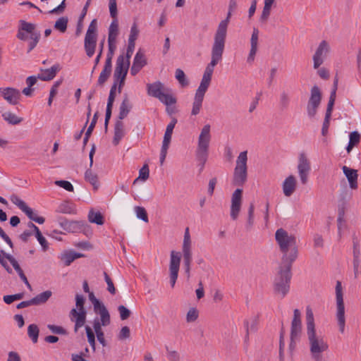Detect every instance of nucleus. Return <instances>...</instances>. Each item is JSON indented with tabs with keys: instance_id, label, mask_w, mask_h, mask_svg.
Here are the masks:
<instances>
[{
	"instance_id": "1",
	"label": "nucleus",
	"mask_w": 361,
	"mask_h": 361,
	"mask_svg": "<svg viewBox=\"0 0 361 361\" xmlns=\"http://www.w3.org/2000/svg\"><path fill=\"white\" fill-rule=\"evenodd\" d=\"M275 238L283 253L281 264L292 266L298 257V252L295 236L289 234L283 228H279L276 231Z\"/></svg>"
},
{
	"instance_id": "2",
	"label": "nucleus",
	"mask_w": 361,
	"mask_h": 361,
	"mask_svg": "<svg viewBox=\"0 0 361 361\" xmlns=\"http://www.w3.org/2000/svg\"><path fill=\"white\" fill-rule=\"evenodd\" d=\"M307 336L312 357L319 360L321 354L327 350L329 345L324 338L316 332L314 314L309 307L306 309Z\"/></svg>"
},
{
	"instance_id": "3",
	"label": "nucleus",
	"mask_w": 361,
	"mask_h": 361,
	"mask_svg": "<svg viewBox=\"0 0 361 361\" xmlns=\"http://www.w3.org/2000/svg\"><path fill=\"white\" fill-rule=\"evenodd\" d=\"M233 12V11L228 10L226 19L221 20L218 25L212 45V60L208 64L207 68L214 67L217 65L218 62L221 60L225 47L228 25Z\"/></svg>"
},
{
	"instance_id": "4",
	"label": "nucleus",
	"mask_w": 361,
	"mask_h": 361,
	"mask_svg": "<svg viewBox=\"0 0 361 361\" xmlns=\"http://www.w3.org/2000/svg\"><path fill=\"white\" fill-rule=\"evenodd\" d=\"M147 92L149 96L158 99L167 106L176 103V99L173 95L171 90L166 87L160 81L147 84Z\"/></svg>"
},
{
	"instance_id": "5",
	"label": "nucleus",
	"mask_w": 361,
	"mask_h": 361,
	"mask_svg": "<svg viewBox=\"0 0 361 361\" xmlns=\"http://www.w3.org/2000/svg\"><path fill=\"white\" fill-rule=\"evenodd\" d=\"M212 75L213 69L205 70L202 75L200 84L195 94L191 115L196 116L200 112L205 93L207 91L212 81Z\"/></svg>"
},
{
	"instance_id": "6",
	"label": "nucleus",
	"mask_w": 361,
	"mask_h": 361,
	"mask_svg": "<svg viewBox=\"0 0 361 361\" xmlns=\"http://www.w3.org/2000/svg\"><path fill=\"white\" fill-rule=\"evenodd\" d=\"M211 137L210 126L209 124L204 125L199 135L197 147L195 151L196 158L201 164V169H203L208 158Z\"/></svg>"
},
{
	"instance_id": "7",
	"label": "nucleus",
	"mask_w": 361,
	"mask_h": 361,
	"mask_svg": "<svg viewBox=\"0 0 361 361\" xmlns=\"http://www.w3.org/2000/svg\"><path fill=\"white\" fill-rule=\"evenodd\" d=\"M291 267L280 264L278 274L274 280V291L281 298H284L289 291Z\"/></svg>"
},
{
	"instance_id": "8",
	"label": "nucleus",
	"mask_w": 361,
	"mask_h": 361,
	"mask_svg": "<svg viewBox=\"0 0 361 361\" xmlns=\"http://www.w3.org/2000/svg\"><path fill=\"white\" fill-rule=\"evenodd\" d=\"M247 152H241L237 157L232 183L235 186H243L247 180Z\"/></svg>"
},
{
	"instance_id": "9",
	"label": "nucleus",
	"mask_w": 361,
	"mask_h": 361,
	"mask_svg": "<svg viewBox=\"0 0 361 361\" xmlns=\"http://www.w3.org/2000/svg\"><path fill=\"white\" fill-rule=\"evenodd\" d=\"M97 39V20L93 19L90 23L84 40L86 54L92 57L95 51Z\"/></svg>"
},
{
	"instance_id": "10",
	"label": "nucleus",
	"mask_w": 361,
	"mask_h": 361,
	"mask_svg": "<svg viewBox=\"0 0 361 361\" xmlns=\"http://www.w3.org/2000/svg\"><path fill=\"white\" fill-rule=\"evenodd\" d=\"M336 319L341 333L344 332L345 325V306L343 302L342 286L340 281H337L336 286Z\"/></svg>"
},
{
	"instance_id": "11",
	"label": "nucleus",
	"mask_w": 361,
	"mask_h": 361,
	"mask_svg": "<svg viewBox=\"0 0 361 361\" xmlns=\"http://www.w3.org/2000/svg\"><path fill=\"white\" fill-rule=\"evenodd\" d=\"M181 255L179 252L172 250L170 254L169 278L171 288H173L178 276Z\"/></svg>"
},
{
	"instance_id": "12",
	"label": "nucleus",
	"mask_w": 361,
	"mask_h": 361,
	"mask_svg": "<svg viewBox=\"0 0 361 361\" xmlns=\"http://www.w3.org/2000/svg\"><path fill=\"white\" fill-rule=\"evenodd\" d=\"M298 171L299 177L302 185L308 182V176L311 170L310 161L305 153L301 152L298 157Z\"/></svg>"
},
{
	"instance_id": "13",
	"label": "nucleus",
	"mask_w": 361,
	"mask_h": 361,
	"mask_svg": "<svg viewBox=\"0 0 361 361\" xmlns=\"http://www.w3.org/2000/svg\"><path fill=\"white\" fill-rule=\"evenodd\" d=\"M10 199H11V201L12 202V203L14 204L15 205H16L24 213H25V214L27 216V217L30 219H31L39 224H42L44 222L45 219L44 217L37 216L33 212L32 209L31 208H30L26 204V203L23 200L20 199L17 195H12L11 196Z\"/></svg>"
},
{
	"instance_id": "14",
	"label": "nucleus",
	"mask_w": 361,
	"mask_h": 361,
	"mask_svg": "<svg viewBox=\"0 0 361 361\" xmlns=\"http://www.w3.org/2000/svg\"><path fill=\"white\" fill-rule=\"evenodd\" d=\"M322 99V94L317 86H314L311 89V95L307 103V114L310 118L314 117L317 111Z\"/></svg>"
},
{
	"instance_id": "15",
	"label": "nucleus",
	"mask_w": 361,
	"mask_h": 361,
	"mask_svg": "<svg viewBox=\"0 0 361 361\" xmlns=\"http://www.w3.org/2000/svg\"><path fill=\"white\" fill-rule=\"evenodd\" d=\"M330 51V45L326 40H322L313 56L314 68H319L324 62V58Z\"/></svg>"
},
{
	"instance_id": "16",
	"label": "nucleus",
	"mask_w": 361,
	"mask_h": 361,
	"mask_svg": "<svg viewBox=\"0 0 361 361\" xmlns=\"http://www.w3.org/2000/svg\"><path fill=\"white\" fill-rule=\"evenodd\" d=\"M242 194L243 190L240 188H237L232 194L230 215L233 220H236L238 219L242 205Z\"/></svg>"
},
{
	"instance_id": "17",
	"label": "nucleus",
	"mask_w": 361,
	"mask_h": 361,
	"mask_svg": "<svg viewBox=\"0 0 361 361\" xmlns=\"http://www.w3.org/2000/svg\"><path fill=\"white\" fill-rule=\"evenodd\" d=\"M0 97L10 104L16 105L21 98V94L18 90L13 87H1Z\"/></svg>"
},
{
	"instance_id": "18",
	"label": "nucleus",
	"mask_w": 361,
	"mask_h": 361,
	"mask_svg": "<svg viewBox=\"0 0 361 361\" xmlns=\"http://www.w3.org/2000/svg\"><path fill=\"white\" fill-rule=\"evenodd\" d=\"M20 23L22 25V29L25 30L27 33L30 34L31 41L29 43V48L27 51L28 52H30L37 44L40 37V34L35 31V25L34 24L27 23L25 20H20Z\"/></svg>"
},
{
	"instance_id": "19",
	"label": "nucleus",
	"mask_w": 361,
	"mask_h": 361,
	"mask_svg": "<svg viewBox=\"0 0 361 361\" xmlns=\"http://www.w3.org/2000/svg\"><path fill=\"white\" fill-rule=\"evenodd\" d=\"M302 333L301 313L299 310L293 311V318L291 322L290 338L298 339Z\"/></svg>"
},
{
	"instance_id": "20",
	"label": "nucleus",
	"mask_w": 361,
	"mask_h": 361,
	"mask_svg": "<svg viewBox=\"0 0 361 361\" xmlns=\"http://www.w3.org/2000/svg\"><path fill=\"white\" fill-rule=\"evenodd\" d=\"M96 314H98L100 316V320L96 318L93 322V328L95 334H97L103 332L102 326H108L111 322V319L108 310H102V312H96Z\"/></svg>"
},
{
	"instance_id": "21",
	"label": "nucleus",
	"mask_w": 361,
	"mask_h": 361,
	"mask_svg": "<svg viewBox=\"0 0 361 361\" xmlns=\"http://www.w3.org/2000/svg\"><path fill=\"white\" fill-rule=\"evenodd\" d=\"M86 310H77L73 308L71 310L70 316L71 321L75 322L74 331L78 332V329L85 325L86 321Z\"/></svg>"
},
{
	"instance_id": "22",
	"label": "nucleus",
	"mask_w": 361,
	"mask_h": 361,
	"mask_svg": "<svg viewBox=\"0 0 361 361\" xmlns=\"http://www.w3.org/2000/svg\"><path fill=\"white\" fill-rule=\"evenodd\" d=\"M118 35V20H113L109 27L108 47L112 49L116 48V38Z\"/></svg>"
},
{
	"instance_id": "23",
	"label": "nucleus",
	"mask_w": 361,
	"mask_h": 361,
	"mask_svg": "<svg viewBox=\"0 0 361 361\" xmlns=\"http://www.w3.org/2000/svg\"><path fill=\"white\" fill-rule=\"evenodd\" d=\"M342 169H343V173L345 174V176H346V178L349 182L350 188L353 189V190L357 189V186H358L357 185V177H358L357 171L355 169H350L346 166H343Z\"/></svg>"
},
{
	"instance_id": "24",
	"label": "nucleus",
	"mask_w": 361,
	"mask_h": 361,
	"mask_svg": "<svg viewBox=\"0 0 361 361\" xmlns=\"http://www.w3.org/2000/svg\"><path fill=\"white\" fill-rule=\"evenodd\" d=\"M125 126L122 121L117 120L114 126V135L112 140L114 145L119 144L121 139L125 136Z\"/></svg>"
},
{
	"instance_id": "25",
	"label": "nucleus",
	"mask_w": 361,
	"mask_h": 361,
	"mask_svg": "<svg viewBox=\"0 0 361 361\" xmlns=\"http://www.w3.org/2000/svg\"><path fill=\"white\" fill-rule=\"evenodd\" d=\"M296 179L294 176L290 175L283 183V192L285 196L290 197L295 190Z\"/></svg>"
},
{
	"instance_id": "26",
	"label": "nucleus",
	"mask_w": 361,
	"mask_h": 361,
	"mask_svg": "<svg viewBox=\"0 0 361 361\" xmlns=\"http://www.w3.org/2000/svg\"><path fill=\"white\" fill-rule=\"evenodd\" d=\"M258 36H259V30L257 28L254 27L252 34L250 39V51L249 56L247 57V61H252L254 60L255 56L257 51V45H258Z\"/></svg>"
},
{
	"instance_id": "27",
	"label": "nucleus",
	"mask_w": 361,
	"mask_h": 361,
	"mask_svg": "<svg viewBox=\"0 0 361 361\" xmlns=\"http://www.w3.org/2000/svg\"><path fill=\"white\" fill-rule=\"evenodd\" d=\"M90 230V227L85 221H71L68 228L69 233H86Z\"/></svg>"
},
{
	"instance_id": "28",
	"label": "nucleus",
	"mask_w": 361,
	"mask_h": 361,
	"mask_svg": "<svg viewBox=\"0 0 361 361\" xmlns=\"http://www.w3.org/2000/svg\"><path fill=\"white\" fill-rule=\"evenodd\" d=\"M131 109H132V105L130 102V100H129L128 96L126 95L120 105V107H119V114L118 116V120L122 121L123 119H124L128 116V114L130 111Z\"/></svg>"
},
{
	"instance_id": "29",
	"label": "nucleus",
	"mask_w": 361,
	"mask_h": 361,
	"mask_svg": "<svg viewBox=\"0 0 361 361\" xmlns=\"http://www.w3.org/2000/svg\"><path fill=\"white\" fill-rule=\"evenodd\" d=\"M133 51L127 49L125 54H121L117 59L116 68H130V59Z\"/></svg>"
},
{
	"instance_id": "30",
	"label": "nucleus",
	"mask_w": 361,
	"mask_h": 361,
	"mask_svg": "<svg viewBox=\"0 0 361 361\" xmlns=\"http://www.w3.org/2000/svg\"><path fill=\"white\" fill-rule=\"evenodd\" d=\"M133 51L127 49L125 54H121L117 59L116 68H130V59Z\"/></svg>"
},
{
	"instance_id": "31",
	"label": "nucleus",
	"mask_w": 361,
	"mask_h": 361,
	"mask_svg": "<svg viewBox=\"0 0 361 361\" xmlns=\"http://www.w3.org/2000/svg\"><path fill=\"white\" fill-rule=\"evenodd\" d=\"M128 69H116L114 74V82L118 85V92H121L122 87L124 85L126 77L127 75Z\"/></svg>"
},
{
	"instance_id": "32",
	"label": "nucleus",
	"mask_w": 361,
	"mask_h": 361,
	"mask_svg": "<svg viewBox=\"0 0 361 361\" xmlns=\"http://www.w3.org/2000/svg\"><path fill=\"white\" fill-rule=\"evenodd\" d=\"M338 86V78L336 77L334 82V87L331 92L329 100L327 104L326 111L325 116H331V113L333 111L335 99H336V93L337 90Z\"/></svg>"
},
{
	"instance_id": "33",
	"label": "nucleus",
	"mask_w": 361,
	"mask_h": 361,
	"mask_svg": "<svg viewBox=\"0 0 361 361\" xmlns=\"http://www.w3.org/2000/svg\"><path fill=\"white\" fill-rule=\"evenodd\" d=\"M176 123H177V120L176 118H173L171 120V121L170 122V123L167 126L165 133H164L162 145L167 146L169 147V145H170L171 140V135H172L173 130V128H174Z\"/></svg>"
},
{
	"instance_id": "34",
	"label": "nucleus",
	"mask_w": 361,
	"mask_h": 361,
	"mask_svg": "<svg viewBox=\"0 0 361 361\" xmlns=\"http://www.w3.org/2000/svg\"><path fill=\"white\" fill-rule=\"evenodd\" d=\"M51 295L52 292L51 290H46L37 295L35 297L32 298L33 305H40L44 304L51 298Z\"/></svg>"
},
{
	"instance_id": "35",
	"label": "nucleus",
	"mask_w": 361,
	"mask_h": 361,
	"mask_svg": "<svg viewBox=\"0 0 361 361\" xmlns=\"http://www.w3.org/2000/svg\"><path fill=\"white\" fill-rule=\"evenodd\" d=\"M258 319L255 317L252 318L250 321L246 320L244 322V326L246 330L245 342H247L249 338V334L256 331Z\"/></svg>"
},
{
	"instance_id": "36",
	"label": "nucleus",
	"mask_w": 361,
	"mask_h": 361,
	"mask_svg": "<svg viewBox=\"0 0 361 361\" xmlns=\"http://www.w3.org/2000/svg\"><path fill=\"white\" fill-rule=\"evenodd\" d=\"M274 2L275 0H264L263 10L260 16L261 22L266 23L271 13V6Z\"/></svg>"
},
{
	"instance_id": "37",
	"label": "nucleus",
	"mask_w": 361,
	"mask_h": 361,
	"mask_svg": "<svg viewBox=\"0 0 361 361\" xmlns=\"http://www.w3.org/2000/svg\"><path fill=\"white\" fill-rule=\"evenodd\" d=\"M83 256L82 254L70 251L64 253L61 257V259L64 262L66 266H69L75 259Z\"/></svg>"
},
{
	"instance_id": "38",
	"label": "nucleus",
	"mask_w": 361,
	"mask_h": 361,
	"mask_svg": "<svg viewBox=\"0 0 361 361\" xmlns=\"http://www.w3.org/2000/svg\"><path fill=\"white\" fill-rule=\"evenodd\" d=\"M147 65V59L144 52L139 50L134 58L133 65L131 68H142Z\"/></svg>"
},
{
	"instance_id": "39",
	"label": "nucleus",
	"mask_w": 361,
	"mask_h": 361,
	"mask_svg": "<svg viewBox=\"0 0 361 361\" xmlns=\"http://www.w3.org/2000/svg\"><path fill=\"white\" fill-rule=\"evenodd\" d=\"M85 179L92 185L94 189L96 190L99 188L98 176L96 173H93L92 170L87 169L85 173Z\"/></svg>"
},
{
	"instance_id": "40",
	"label": "nucleus",
	"mask_w": 361,
	"mask_h": 361,
	"mask_svg": "<svg viewBox=\"0 0 361 361\" xmlns=\"http://www.w3.org/2000/svg\"><path fill=\"white\" fill-rule=\"evenodd\" d=\"M42 71L37 75L38 79L43 81H49L56 76L58 69H42Z\"/></svg>"
},
{
	"instance_id": "41",
	"label": "nucleus",
	"mask_w": 361,
	"mask_h": 361,
	"mask_svg": "<svg viewBox=\"0 0 361 361\" xmlns=\"http://www.w3.org/2000/svg\"><path fill=\"white\" fill-rule=\"evenodd\" d=\"M290 95L286 91H283L279 96V106L281 111L286 110L290 104Z\"/></svg>"
},
{
	"instance_id": "42",
	"label": "nucleus",
	"mask_w": 361,
	"mask_h": 361,
	"mask_svg": "<svg viewBox=\"0 0 361 361\" xmlns=\"http://www.w3.org/2000/svg\"><path fill=\"white\" fill-rule=\"evenodd\" d=\"M68 18L66 16L59 18L54 25V29L59 30L61 33H64L68 27Z\"/></svg>"
},
{
	"instance_id": "43",
	"label": "nucleus",
	"mask_w": 361,
	"mask_h": 361,
	"mask_svg": "<svg viewBox=\"0 0 361 361\" xmlns=\"http://www.w3.org/2000/svg\"><path fill=\"white\" fill-rule=\"evenodd\" d=\"M3 118L9 124L17 125L22 122L23 118L17 116L15 114L11 112H5L2 114Z\"/></svg>"
},
{
	"instance_id": "44",
	"label": "nucleus",
	"mask_w": 361,
	"mask_h": 361,
	"mask_svg": "<svg viewBox=\"0 0 361 361\" xmlns=\"http://www.w3.org/2000/svg\"><path fill=\"white\" fill-rule=\"evenodd\" d=\"M89 298L94 306V312H102V310H107L104 305L95 298L93 293H89Z\"/></svg>"
},
{
	"instance_id": "45",
	"label": "nucleus",
	"mask_w": 361,
	"mask_h": 361,
	"mask_svg": "<svg viewBox=\"0 0 361 361\" xmlns=\"http://www.w3.org/2000/svg\"><path fill=\"white\" fill-rule=\"evenodd\" d=\"M88 219L91 223H94L97 225L104 224V217L99 212H94L90 210L88 214Z\"/></svg>"
},
{
	"instance_id": "46",
	"label": "nucleus",
	"mask_w": 361,
	"mask_h": 361,
	"mask_svg": "<svg viewBox=\"0 0 361 361\" xmlns=\"http://www.w3.org/2000/svg\"><path fill=\"white\" fill-rule=\"evenodd\" d=\"M39 332V328L36 324H32L28 326L27 334L34 343L38 341Z\"/></svg>"
},
{
	"instance_id": "47",
	"label": "nucleus",
	"mask_w": 361,
	"mask_h": 361,
	"mask_svg": "<svg viewBox=\"0 0 361 361\" xmlns=\"http://www.w3.org/2000/svg\"><path fill=\"white\" fill-rule=\"evenodd\" d=\"M183 254L184 265L185 267V273L188 275V277H190V263L192 262V252H183Z\"/></svg>"
},
{
	"instance_id": "48",
	"label": "nucleus",
	"mask_w": 361,
	"mask_h": 361,
	"mask_svg": "<svg viewBox=\"0 0 361 361\" xmlns=\"http://www.w3.org/2000/svg\"><path fill=\"white\" fill-rule=\"evenodd\" d=\"M85 331L87 337V341L94 351H95V336L92 328L89 326H85Z\"/></svg>"
},
{
	"instance_id": "49",
	"label": "nucleus",
	"mask_w": 361,
	"mask_h": 361,
	"mask_svg": "<svg viewBox=\"0 0 361 361\" xmlns=\"http://www.w3.org/2000/svg\"><path fill=\"white\" fill-rule=\"evenodd\" d=\"M183 252L191 251V240L189 233V229L187 228L184 233V238L183 243Z\"/></svg>"
},
{
	"instance_id": "50",
	"label": "nucleus",
	"mask_w": 361,
	"mask_h": 361,
	"mask_svg": "<svg viewBox=\"0 0 361 361\" xmlns=\"http://www.w3.org/2000/svg\"><path fill=\"white\" fill-rule=\"evenodd\" d=\"M149 176V170L148 165L147 164H144V166L139 171V176L134 180L133 183L135 184L139 179H142V180H146L148 179Z\"/></svg>"
},
{
	"instance_id": "51",
	"label": "nucleus",
	"mask_w": 361,
	"mask_h": 361,
	"mask_svg": "<svg viewBox=\"0 0 361 361\" xmlns=\"http://www.w3.org/2000/svg\"><path fill=\"white\" fill-rule=\"evenodd\" d=\"M1 252L3 253L4 256L11 262L14 269L17 271L18 274L23 272V270L20 268V265L18 264V262L13 256H11L9 254L5 253L3 250L1 251Z\"/></svg>"
},
{
	"instance_id": "52",
	"label": "nucleus",
	"mask_w": 361,
	"mask_h": 361,
	"mask_svg": "<svg viewBox=\"0 0 361 361\" xmlns=\"http://www.w3.org/2000/svg\"><path fill=\"white\" fill-rule=\"evenodd\" d=\"M254 211H255V205L254 203L251 202L249 205L248 208V218L247 221V228L248 229L251 228L254 224Z\"/></svg>"
},
{
	"instance_id": "53",
	"label": "nucleus",
	"mask_w": 361,
	"mask_h": 361,
	"mask_svg": "<svg viewBox=\"0 0 361 361\" xmlns=\"http://www.w3.org/2000/svg\"><path fill=\"white\" fill-rule=\"evenodd\" d=\"M135 211L138 219L146 223L149 221L147 213L144 207L137 206L135 207Z\"/></svg>"
},
{
	"instance_id": "54",
	"label": "nucleus",
	"mask_w": 361,
	"mask_h": 361,
	"mask_svg": "<svg viewBox=\"0 0 361 361\" xmlns=\"http://www.w3.org/2000/svg\"><path fill=\"white\" fill-rule=\"evenodd\" d=\"M35 236L41 245L43 251H47L49 248V244L39 230H37V231L35 233Z\"/></svg>"
},
{
	"instance_id": "55",
	"label": "nucleus",
	"mask_w": 361,
	"mask_h": 361,
	"mask_svg": "<svg viewBox=\"0 0 361 361\" xmlns=\"http://www.w3.org/2000/svg\"><path fill=\"white\" fill-rule=\"evenodd\" d=\"M199 313L196 308H190L186 315V321L188 323L196 321L198 318Z\"/></svg>"
},
{
	"instance_id": "56",
	"label": "nucleus",
	"mask_w": 361,
	"mask_h": 361,
	"mask_svg": "<svg viewBox=\"0 0 361 361\" xmlns=\"http://www.w3.org/2000/svg\"><path fill=\"white\" fill-rule=\"evenodd\" d=\"M23 296L24 294L20 293L14 295H4L3 299L6 304H11L15 300L23 299Z\"/></svg>"
},
{
	"instance_id": "57",
	"label": "nucleus",
	"mask_w": 361,
	"mask_h": 361,
	"mask_svg": "<svg viewBox=\"0 0 361 361\" xmlns=\"http://www.w3.org/2000/svg\"><path fill=\"white\" fill-rule=\"evenodd\" d=\"M109 7L111 17L114 20H117L118 11L116 0H109Z\"/></svg>"
},
{
	"instance_id": "58",
	"label": "nucleus",
	"mask_w": 361,
	"mask_h": 361,
	"mask_svg": "<svg viewBox=\"0 0 361 361\" xmlns=\"http://www.w3.org/2000/svg\"><path fill=\"white\" fill-rule=\"evenodd\" d=\"M176 78L183 87L187 86L188 85V81L185 78V75L181 69H177L176 73Z\"/></svg>"
},
{
	"instance_id": "59",
	"label": "nucleus",
	"mask_w": 361,
	"mask_h": 361,
	"mask_svg": "<svg viewBox=\"0 0 361 361\" xmlns=\"http://www.w3.org/2000/svg\"><path fill=\"white\" fill-rule=\"evenodd\" d=\"M47 328L53 333L60 335L67 334V331L65 329L60 326H56L54 324H48Z\"/></svg>"
},
{
	"instance_id": "60",
	"label": "nucleus",
	"mask_w": 361,
	"mask_h": 361,
	"mask_svg": "<svg viewBox=\"0 0 361 361\" xmlns=\"http://www.w3.org/2000/svg\"><path fill=\"white\" fill-rule=\"evenodd\" d=\"M353 271L354 276L357 279L359 274L361 273V266H360V257H353Z\"/></svg>"
},
{
	"instance_id": "61",
	"label": "nucleus",
	"mask_w": 361,
	"mask_h": 361,
	"mask_svg": "<svg viewBox=\"0 0 361 361\" xmlns=\"http://www.w3.org/2000/svg\"><path fill=\"white\" fill-rule=\"evenodd\" d=\"M111 69H103L98 79V83L103 85L111 75Z\"/></svg>"
},
{
	"instance_id": "62",
	"label": "nucleus",
	"mask_w": 361,
	"mask_h": 361,
	"mask_svg": "<svg viewBox=\"0 0 361 361\" xmlns=\"http://www.w3.org/2000/svg\"><path fill=\"white\" fill-rule=\"evenodd\" d=\"M55 184L58 186H60L69 192H73L74 188L73 185L67 180H56L55 181Z\"/></svg>"
},
{
	"instance_id": "63",
	"label": "nucleus",
	"mask_w": 361,
	"mask_h": 361,
	"mask_svg": "<svg viewBox=\"0 0 361 361\" xmlns=\"http://www.w3.org/2000/svg\"><path fill=\"white\" fill-rule=\"evenodd\" d=\"M118 310L121 320L127 319L130 315V311L124 305H119Z\"/></svg>"
},
{
	"instance_id": "64",
	"label": "nucleus",
	"mask_w": 361,
	"mask_h": 361,
	"mask_svg": "<svg viewBox=\"0 0 361 361\" xmlns=\"http://www.w3.org/2000/svg\"><path fill=\"white\" fill-rule=\"evenodd\" d=\"M166 350L169 361H180V355L177 351L169 350L167 346L166 347Z\"/></svg>"
}]
</instances>
